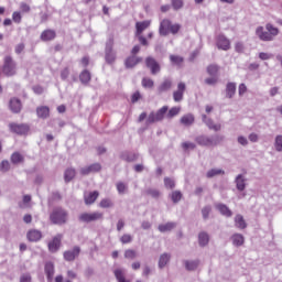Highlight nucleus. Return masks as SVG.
<instances>
[{"label": "nucleus", "instance_id": "38", "mask_svg": "<svg viewBox=\"0 0 282 282\" xmlns=\"http://www.w3.org/2000/svg\"><path fill=\"white\" fill-rule=\"evenodd\" d=\"M116 186L119 195H127V193H129V185H127L126 183L118 182Z\"/></svg>", "mask_w": 282, "mask_h": 282}, {"label": "nucleus", "instance_id": "24", "mask_svg": "<svg viewBox=\"0 0 282 282\" xmlns=\"http://www.w3.org/2000/svg\"><path fill=\"white\" fill-rule=\"evenodd\" d=\"M98 195H99V193L97 191L90 192L89 194H85V196H84L85 204L87 206L94 204L96 202V199H98Z\"/></svg>", "mask_w": 282, "mask_h": 282}, {"label": "nucleus", "instance_id": "9", "mask_svg": "<svg viewBox=\"0 0 282 282\" xmlns=\"http://www.w3.org/2000/svg\"><path fill=\"white\" fill-rule=\"evenodd\" d=\"M61 241H63V235H56L51 242H48V250L51 252H58L61 250Z\"/></svg>", "mask_w": 282, "mask_h": 282}, {"label": "nucleus", "instance_id": "46", "mask_svg": "<svg viewBox=\"0 0 282 282\" xmlns=\"http://www.w3.org/2000/svg\"><path fill=\"white\" fill-rule=\"evenodd\" d=\"M170 197H171L173 204H177L182 199V192L174 191V192H172Z\"/></svg>", "mask_w": 282, "mask_h": 282}, {"label": "nucleus", "instance_id": "30", "mask_svg": "<svg viewBox=\"0 0 282 282\" xmlns=\"http://www.w3.org/2000/svg\"><path fill=\"white\" fill-rule=\"evenodd\" d=\"M120 158L124 162H135L138 160V154L133 152H123L121 153Z\"/></svg>", "mask_w": 282, "mask_h": 282}, {"label": "nucleus", "instance_id": "25", "mask_svg": "<svg viewBox=\"0 0 282 282\" xmlns=\"http://www.w3.org/2000/svg\"><path fill=\"white\" fill-rule=\"evenodd\" d=\"M235 226H236V228H239L240 230L248 228V225L246 224V219H243V216L241 214L236 215Z\"/></svg>", "mask_w": 282, "mask_h": 282}, {"label": "nucleus", "instance_id": "45", "mask_svg": "<svg viewBox=\"0 0 282 282\" xmlns=\"http://www.w3.org/2000/svg\"><path fill=\"white\" fill-rule=\"evenodd\" d=\"M100 208H113V202L109 198H104L99 203Z\"/></svg>", "mask_w": 282, "mask_h": 282}, {"label": "nucleus", "instance_id": "23", "mask_svg": "<svg viewBox=\"0 0 282 282\" xmlns=\"http://www.w3.org/2000/svg\"><path fill=\"white\" fill-rule=\"evenodd\" d=\"M235 94H237V84L228 83L226 85V98H234Z\"/></svg>", "mask_w": 282, "mask_h": 282}, {"label": "nucleus", "instance_id": "4", "mask_svg": "<svg viewBox=\"0 0 282 282\" xmlns=\"http://www.w3.org/2000/svg\"><path fill=\"white\" fill-rule=\"evenodd\" d=\"M2 74L9 77L17 76V62L10 55H7L3 59Z\"/></svg>", "mask_w": 282, "mask_h": 282}, {"label": "nucleus", "instance_id": "35", "mask_svg": "<svg viewBox=\"0 0 282 282\" xmlns=\"http://www.w3.org/2000/svg\"><path fill=\"white\" fill-rule=\"evenodd\" d=\"M265 30L269 31V35L271 36V41H274L275 36H279V29L274 25H272V23H267L265 24Z\"/></svg>", "mask_w": 282, "mask_h": 282}, {"label": "nucleus", "instance_id": "11", "mask_svg": "<svg viewBox=\"0 0 282 282\" xmlns=\"http://www.w3.org/2000/svg\"><path fill=\"white\" fill-rule=\"evenodd\" d=\"M79 254L80 247H74L72 250H67L64 252V259L65 261H75Z\"/></svg>", "mask_w": 282, "mask_h": 282}, {"label": "nucleus", "instance_id": "14", "mask_svg": "<svg viewBox=\"0 0 282 282\" xmlns=\"http://www.w3.org/2000/svg\"><path fill=\"white\" fill-rule=\"evenodd\" d=\"M217 47L218 50H224L225 52H228V50H230V40H228V37H226L225 35H218Z\"/></svg>", "mask_w": 282, "mask_h": 282}, {"label": "nucleus", "instance_id": "54", "mask_svg": "<svg viewBox=\"0 0 282 282\" xmlns=\"http://www.w3.org/2000/svg\"><path fill=\"white\" fill-rule=\"evenodd\" d=\"M153 85H154L153 79L147 78V77H144V78L142 79V87H145V88H148V89H151V88H153Z\"/></svg>", "mask_w": 282, "mask_h": 282}, {"label": "nucleus", "instance_id": "5", "mask_svg": "<svg viewBox=\"0 0 282 282\" xmlns=\"http://www.w3.org/2000/svg\"><path fill=\"white\" fill-rule=\"evenodd\" d=\"M78 219L84 224H91V221H100L105 219V214L100 212L83 213L79 215Z\"/></svg>", "mask_w": 282, "mask_h": 282}, {"label": "nucleus", "instance_id": "19", "mask_svg": "<svg viewBox=\"0 0 282 282\" xmlns=\"http://www.w3.org/2000/svg\"><path fill=\"white\" fill-rule=\"evenodd\" d=\"M139 63H142V57H137L132 55L126 59L124 65L127 69H133V67H135V65H138Z\"/></svg>", "mask_w": 282, "mask_h": 282}, {"label": "nucleus", "instance_id": "13", "mask_svg": "<svg viewBox=\"0 0 282 282\" xmlns=\"http://www.w3.org/2000/svg\"><path fill=\"white\" fill-rule=\"evenodd\" d=\"M171 20H162L159 28V33L161 36H169L171 31Z\"/></svg>", "mask_w": 282, "mask_h": 282}, {"label": "nucleus", "instance_id": "12", "mask_svg": "<svg viewBox=\"0 0 282 282\" xmlns=\"http://www.w3.org/2000/svg\"><path fill=\"white\" fill-rule=\"evenodd\" d=\"M203 122L210 129V131H221V126L220 123H215L213 119L208 118L206 115L202 116Z\"/></svg>", "mask_w": 282, "mask_h": 282}, {"label": "nucleus", "instance_id": "37", "mask_svg": "<svg viewBox=\"0 0 282 282\" xmlns=\"http://www.w3.org/2000/svg\"><path fill=\"white\" fill-rule=\"evenodd\" d=\"M217 175H226V172L221 169H212L206 173V177H208V180H212V177H217Z\"/></svg>", "mask_w": 282, "mask_h": 282}, {"label": "nucleus", "instance_id": "28", "mask_svg": "<svg viewBox=\"0 0 282 282\" xmlns=\"http://www.w3.org/2000/svg\"><path fill=\"white\" fill-rule=\"evenodd\" d=\"M184 265L185 270L193 272L196 268H199V260H185Z\"/></svg>", "mask_w": 282, "mask_h": 282}, {"label": "nucleus", "instance_id": "22", "mask_svg": "<svg viewBox=\"0 0 282 282\" xmlns=\"http://www.w3.org/2000/svg\"><path fill=\"white\" fill-rule=\"evenodd\" d=\"M231 241H232V245L236 246V248H239L243 246V243L246 242V238L241 234H234L231 236Z\"/></svg>", "mask_w": 282, "mask_h": 282}, {"label": "nucleus", "instance_id": "41", "mask_svg": "<svg viewBox=\"0 0 282 282\" xmlns=\"http://www.w3.org/2000/svg\"><path fill=\"white\" fill-rule=\"evenodd\" d=\"M73 177H76V170L67 169L64 174L65 182H72Z\"/></svg>", "mask_w": 282, "mask_h": 282}, {"label": "nucleus", "instance_id": "59", "mask_svg": "<svg viewBox=\"0 0 282 282\" xmlns=\"http://www.w3.org/2000/svg\"><path fill=\"white\" fill-rule=\"evenodd\" d=\"M121 243H131V241H133V238L131 237V235L126 234L120 238Z\"/></svg>", "mask_w": 282, "mask_h": 282}, {"label": "nucleus", "instance_id": "56", "mask_svg": "<svg viewBox=\"0 0 282 282\" xmlns=\"http://www.w3.org/2000/svg\"><path fill=\"white\" fill-rule=\"evenodd\" d=\"M172 6H173L174 10H181V8H184V1L172 0Z\"/></svg>", "mask_w": 282, "mask_h": 282}, {"label": "nucleus", "instance_id": "8", "mask_svg": "<svg viewBox=\"0 0 282 282\" xmlns=\"http://www.w3.org/2000/svg\"><path fill=\"white\" fill-rule=\"evenodd\" d=\"M10 130L18 135H25L30 131V127L25 123H10Z\"/></svg>", "mask_w": 282, "mask_h": 282}, {"label": "nucleus", "instance_id": "43", "mask_svg": "<svg viewBox=\"0 0 282 282\" xmlns=\"http://www.w3.org/2000/svg\"><path fill=\"white\" fill-rule=\"evenodd\" d=\"M11 162L12 164H21V162H23V155L19 152H14L11 155Z\"/></svg>", "mask_w": 282, "mask_h": 282}, {"label": "nucleus", "instance_id": "20", "mask_svg": "<svg viewBox=\"0 0 282 282\" xmlns=\"http://www.w3.org/2000/svg\"><path fill=\"white\" fill-rule=\"evenodd\" d=\"M37 118H41L42 120H46V118H50V107L47 106H41L36 108Z\"/></svg>", "mask_w": 282, "mask_h": 282}, {"label": "nucleus", "instance_id": "57", "mask_svg": "<svg viewBox=\"0 0 282 282\" xmlns=\"http://www.w3.org/2000/svg\"><path fill=\"white\" fill-rule=\"evenodd\" d=\"M197 145H195V143L193 142H184L182 143V148L184 149V151H188V149H191L192 151L196 149Z\"/></svg>", "mask_w": 282, "mask_h": 282}, {"label": "nucleus", "instance_id": "58", "mask_svg": "<svg viewBox=\"0 0 282 282\" xmlns=\"http://www.w3.org/2000/svg\"><path fill=\"white\" fill-rule=\"evenodd\" d=\"M259 58L261 61H270V58H274V55L272 53H260Z\"/></svg>", "mask_w": 282, "mask_h": 282}, {"label": "nucleus", "instance_id": "34", "mask_svg": "<svg viewBox=\"0 0 282 282\" xmlns=\"http://www.w3.org/2000/svg\"><path fill=\"white\" fill-rule=\"evenodd\" d=\"M210 241V238L208 237V234L206 231H202L198 235V243L202 248L208 246V242Z\"/></svg>", "mask_w": 282, "mask_h": 282}, {"label": "nucleus", "instance_id": "17", "mask_svg": "<svg viewBox=\"0 0 282 282\" xmlns=\"http://www.w3.org/2000/svg\"><path fill=\"white\" fill-rule=\"evenodd\" d=\"M246 182H248L246 176H243V174H238L235 178L237 191H239L240 193L246 191Z\"/></svg>", "mask_w": 282, "mask_h": 282}, {"label": "nucleus", "instance_id": "49", "mask_svg": "<svg viewBox=\"0 0 282 282\" xmlns=\"http://www.w3.org/2000/svg\"><path fill=\"white\" fill-rule=\"evenodd\" d=\"M213 210V207L210 205H207L205 206L203 209H202V216H203V219H208L210 213Z\"/></svg>", "mask_w": 282, "mask_h": 282}, {"label": "nucleus", "instance_id": "31", "mask_svg": "<svg viewBox=\"0 0 282 282\" xmlns=\"http://www.w3.org/2000/svg\"><path fill=\"white\" fill-rule=\"evenodd\" d=\"M216 208L224 215V217H230L232 215V210H230V208L225 204H216Z\"/></svg>", "mask_w": 282, "mask_h": 282}, {"label": "nucleus", "instance_id": "60", "mask_svg": "<svg viewBox=\"0 0 282 282\" xmlns=\"http://www.w3.org/2000/svg\"><path fill=\"white\" fill-rule=\"evenodd\" d=\"M20 282H32V275L30 273H24L20 276Z\"/></svg>", "mask_w": 282, "mask_h": 282}, {"label": "nucleus", "instance_id": "16", "mask_svg": "<svg viewBox=\"0 0 282 282\" xmlns=\"http://www.w3.org/2000/svg\"><path fill=\"white\" fill-rule=\"evenodd\" d=\"M256 36L260 39V41L270 42L272 41V36H270L269 31H264L263 26H258L256 29Z\"/></svg>", "mask_w": 282, "mask_h": 282}, {"label": "nucleus", "instance_id": "36", "mask_svg": "<svg viewBox=\"0 0 282 282\" xmlns=\"http://www.w3.org/2000/svg\"><path fill=\"white\" fill-rule=\"evenodd\" d=\"M195 122V117L192 113L185 115L181 118V124L184 127H191Z\"/></svg>", "mask_w": 282, "mask_h": 282}, {"label": "nucleus", "instance_id": "42", "mask_svg": "<svg viewBox=\"0 0 282 282\" xmlns=\"http://www.w3.org/2000/svg\"><path fill=\"white\" fill-rule=\"evenodd\" d=\"M145 195H149V197H153V199H159L161 193L155 188H148L145 189Z\"/></svg>", "mask_w": 282, "mask_h": 282}, {"label": "nucleus", "instance_id": "3", "mask_svg": "<svg viewBox=\"0 0 282 282\" xmlns=\"http://www.w3.org/2000/svg\"><path fill=\"white\" fill-rule=\"evenodd\" d=\"M50 219L52 224L63 226V224H67V212L61 207H57L51 213Z\"/></svg>", "mask_w": 282, "mask_h": 282}, {"label": "nucleus", "instance_id": "40", "mask_svg": "<svg viewBox=\"0 0 282 282\" xmlns=\"http://www.w3.org/2000/svg\"><path fill=\"white\" fill-rule=\"evenodd\" d=\"M207 74H209V76H217V74H219V65L210 64L207 66Z\"/></svg>", "mask_w": 282, "mask_h": 282}, {"label": "nucleus", "instance_id": "48", "mask_svg": "<svg viewBox=\"0 0 282 282\" xmlns=\"http://www.w3.org/2000/svg\"><path fill=\"white\" fill-rule=\"evenodd\" d=\"M235 50L237 54H243L246 52V44L243 42H236Z\"/></svg>", "mask_w": 282, "mask_h": 282}, {"label": "nucleus", "instance_id": "55", "mask_svg": "<svg viewBox=\"0 0 282 282\" xmlns=\"http://www.w3.org/2000/svg\"><path fill=\"white\" fill-rule=\"evenodd\" d=\"M90 173H98V171H100L102 169V166L100 165V163H94L91 165L88 166Z\"/></svg>", "mask_w": 282, "mask_h": 282}, {"label": "nucleus", "instance_id": "52", "mask_svg": "<svg viewBox=\"0 0 282 282\" xmlns=\"http://www.w3.org/2000/svg\"><path fill=\"white\" fill-rule=\"evenodd\" d=\"M170 61L174 65H182V63H184V58H182L181 56H177V55H171Z\"/></svg>", "mask_w": 282, "mask_h": 282}, {"label": "nucleus", "instance_id": "51", "mask_svg": "<svg viewBox=\"0 0 282 282\" xmlns=\"http://www.w3.org/2000/svg\"><path fill=\"white\" fill-rule=\"evenodd\" d=\"M181 111V108L180 107H173L169 110L166 117L167 118H175V116H177Z\"/></svg>", "mask_w": 282, "mask_h": 282}, {"label": "nucleus", "instance_id": "50", "mask_svg": "<svg viewBox=\"0 0 282 282\" xmlns=\"http://www.w3.org/2000/svg\"><path fill=\"white\" fill-rule=\"evenodd\" d=\"M164 186H165V188L173 189V188H175V181L171 177H165L164 178Z\"/></svg>", "mask_w": 282, "mask_h": 282}, {"label": "nucleus", "instance_id": "15", "mask_svg": "<svg viewBox=\"0 0 282 282\" xmlns=\"http://www.w3.org/2000/svg\"><path fill=\"white\" fill-rule=\"evenodd\" d=\"M26 238L31 242L41 241V239H43V234L41 232V230L31 229L28 231Z\"/></svg>", "mask_w": 282, "mask_h": 282}, {"label": "nucleus", "instance_id": "18", "mask_svg": "<svg viewBox=\"0 0 282 282\" xmlns=\"http://www.w3.org/2000/svg\"><path fill=\"white\" fill-rule=\"evenodd\" d=\"M10 110L12 113H20L22 109L21 99L12 98L9 104Z\"/></svg>", "mask_w": 282, "mask_h": 282}, {"label": "nucleus", "instance_id": "2", "mask_svg": "<svg viewBox=\"0 0 282 282\" xmlns=\"http://www.w3.org/2000/svg\"><path fill=\"white\" fill-rule=\"evenodd\" d=\"M166 111H169V106H163L156 112H150L145 120V126L150 127V124H155V122H162V120H164V116H166Z\"/></svg>", "mask_w": 282, "mask_h": 282}, {"label": "nucleus", "instance_id": "1", "mask_svg": "<svg viewBox=\"0 0 282 282\" xmlns=\"http://www.w3.org/2000/svg\"><path fill=\"white\" fill-rule=\"evenodd\" d=\"M224 140L225 137L221 134H213L210 137L202 134L195 138V142L199 144V147H218Z\"/></svg>", "mask_w": 282, "mask_h": 282}, {"label": "nucleus", "instance_id": "39", "mask_svg": "<svg viewBox=\"0 0 282 282\" xmlns=\"http://www.w3.org/2000/svg\"><path fill=\"white\" fill-rule=\"evenodd\" d=\"M79 80L83 85H87V83L91 80V73H89V70H83L79 75Z\"/></svg>", "mask_w": 282, "mask_h": 282}, {"label": "nucleus", "instance_id": "53", "mask_svg": "<svg viewBox=\"0 0 282 282\" xmlns=\"http://www.w3.org/2000/svg\"><path fill=\"white\" fill-rule=\"evenodd\" d=\"M135 257H138V252H135V250L128 249V250L124 251V258L126 259H135Z\"/></svg>", "mask_w": 282, "mask_h": 282}, {"label": "nucleus", "instance_id": "63", "mask_svg": "<svg viewBox=\"0 0 282 282\" xmlns=\"http://www.w3.org/2000/svg\"><path fill=\"white\" fill-rule=\"evenodd\" d=\"M238 143L241 144V147H248V139L243 135L238 137Z\"/></svg>", "mask_w": 282, "mask_h": 282}, {"label": "nucleus", "instance_id": "64", "mask_svg": "<svg viewBox=\"0 0 282 282\" xmlns=\"http://www.w3.org/2000/svg\"><path fill=\"white\" fill-rule=\"evenodd\" d=\"M140 98H142V95L140 94V91H135L131 97V102L135 104L138 102V100H140Z\"/></svg>", "mask_w": 282, "mask_h": 282}, {"label": "nucleus", "instance_id": "26", "mask_svg": "<svg viewBox=\"0 0 282 282\" xmlns=\"http://www.w3.org/2000/svg\"><path fill=\"white\" fill-rule=\"evenodd\" d=\"M171 261V253H163L159 258V268L160 270L166 268L169 262Z\"/></svg>", "mask_w": 282, "mask_h": 282}, {"label": "nucleus", "instance_id": "61", "mask_svg": "<svg viewBox=\"0 0 282 282\" xmlns=\"http://www.w3.org/2000/svg\"><path fill=\"white\" fill-rule=\"evenodd\" d=\"M217 83V76H212L205 79L206 85H212L214 86Z\"/></svg>", "mask_w": 282, "mask_h": 282}, {"label": "nucleus", "instance_id": "32", "mask_svg": "<svg viewBox=\"0 0 282 282\" xmlns=\"http://www.w3.org/2000/svg\"><path fill=\"white\" fill-rule=\"evenodd\" d=\"M176 227H177V224L175 223H166V224L159 225V231L171 232V230H173Z\"/></svg>", "mask_w": 282, "mask_h": 282}, {"label": "nucleus", "instance_id": "47", "mask_svg": "<svg viewBox=\"0 0 282 282\" xmlns=\"http://www.w3.org/2000/svg\"><path fill=\"white\" fill-rule=\"evenodd\" d=\"M8 171H10V161L3 160V161L0 163V172H1V173H8Z\"/></svg>", "mask_w": 282, "mask_h": 282}, {"label": "nucleus", "instance_id": "29", "mask_svg": "<svg viewBox=\"0 0 282 282\" xmlns=\"http://www.w3.org/2000/svg\"><path fill=\"white\" fill-rule=\"evenodd\" d=\"M54 39H56V32L53 30H45L41 34L42 41H54Z\"/></svg>", "mask_w": 282, "mask_h": 282}, {"label": "nucleus", "instance_id": "21", "mask_svg": "<svg viewBox=\"0 0 282 282\" xmlns=\"http://www.w3.org/2000/svg\"><path fill=\"white\" fill-rule=\"evenodd\" d=\"M44 272L46 274L47 281L52 282V280L54 279V263L46 262L44 267Z\"/></svg>", "mask_w": 282, "mask_h": 282}, {"label": "nucleus", "instance_id": "27", "mask_svg": "<svg viewBox=\"0 0 282 282\" xmlns=\"http://www.w3.org/2000/svg\"><path fill=\"white\" fill-rule=\"evenodd\" d=\"M173 87V82L171 79H164L162 84L158 87L159 94H164V91H169Z\"/></svg>", "mask_w": 282, "mask_h": 282}, {"label": "nucleus", "instance_id": "33", "mask_svg": "<svg viewBox=\"0 0 282 282\" xmlns=\"http://www.w3.org/2000/svg\"><path fill=\"white\" fill-rule=\"evenodd\" d=\"M149 25H151V22H149V21L137 22L135 23V28H137L135 36H140V34H142V32L144 30H147V28H149Z\"/></svg>", "mask_w": 282, "mask_h": 282}, {"label": "nucleus", "instance_id": "10", "mask_svg": "<svg viewBox=\"0 0 282 282\" xmlns=\"http://www.w3.org/2000/svg\"><path fill=\"white\" fill-rule=\"evenodd\" d=\"M184 91H186V84L181 82L177 85V90L173 93L175 102H182V100H184Z\"/></svg>", "mask_w": 282, "mask_h": 282}, {"label": "nucleus", "instance_id": "44", "mask_svg": "<svg viewBox=\"0 0 282 282\" xmlns=\"http://www.w3.org/2000/svg\"><path fill=\"white\" fill-rule=\"evenodd\" d=\"M274 149L278 153L282 152V135L278 134L274 140Z\"/></svg>", "mask_w": 282, "mask_h": 282}, {"label": "nucleus", "instance_id": "7", "mask_svg": "<svg viewBox=\"0 0 282 282\" xmlns=\"http://www.w3.org/2000/svg\"><path fill=\"white\" fill-rule=\"evenodd\" d=\"M145 65L147 68L150 69L151 74H153V76H155V74H160V63H158V61H155V58L149 56L145 58Z\"/></svg>", "mask_w": 282, "mask_h": 282}, {"label": "nucleus", "instance_id": "6", "mask_svg": "<svg viewBox=\"0 0 282 282\" xmlns=\"http://www.w3.org/2000/svg\"><path fill=\"white\" fill-rule=\"evenodd\" d=\"M116 61V53L113 52V37H109L106 43V62L111 64Z\"/></svg>", "mask_w": 282, "mask_h": 282}, {"label": "nucleus", "instance_id": "62", "mask_svg": "<svg viewBox=\"0 0 282 282\" xmlns=\"http://www.w3.org/2000/svg\"><path fill=\"white\" fill-rule=\"evenodd\" d=\"M180 24H171L170 26V33L171 34H177L180 32Z\"/></svg>", "mask_w": 282, "mask_h": 282}]
</instances>
